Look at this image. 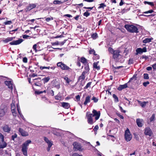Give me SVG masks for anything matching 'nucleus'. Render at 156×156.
<instances>
[{
  "instance_id": "1",
  "label": "nucleus",
  "mask_w": 156,
  "mask_h": 156,
  "mask_svg": "<svg viewBox=\"0 0 156 156\" xmlns=\"http://www.w3.org/2000/svg\"><path fill=\"white\" fill-rule=\"evenodd\" d=\"M92 113V114L89 112H87L86 115L87 122L91 125L93 124L96 120H98L100 115V112L97 111L95 109L93 110Z\"/></svg>"
},
{
  "instance_id": "2",
  "label": "nucleus",
  "mask_w": 156,
  "mask_h": 156,
  "mask_svg": "<svg viewBox=\"0 0 156 156\" xmlns=\"http://www.w3.org/2000/svg\"><path fill=\"white\" fill-rule=\"evenodd\" d=\"M31 142V140H28L23 144L22 145V151L23 153V154L25 156H26L27 155V147L29 146V144H30Z\"/></svg>"
},
{
  "instance_id": "3",
  "label": "nucleus",
  "mask_w": 156,
  "mask_h": 156,
  "mask_svg": "<svg viewBox=\"0 0 156 156\" xmlns=\"http://www.w3.org/2000/svg\"><path fill=\"white\" fill-rule=\"evenodd\" d=\"M125 27L128 31L130 32H138L137 28L133 25L126 24L125 26Z\"/></svg>"
},
{
  "instance_id": "4",
  "label": "nucleus",
  "mask_w": 156,
  "mask_h": 156,
  "mask_svg": "<svg viewBox=\"0 0 156 156\" xmlns=\"http://www.w3.org/2000/svg\"><path fill=\"white\" fill-rule=\"evenodd\" d=\"M57 66L63 70H67L69 71H71L72 70L71 68L62 62H58L57 63Z\"/></svg>"
},
{
  "instance_id": "5",
  "label": "nucleus",
  "mask_w": 156,
  "mask_h": 156,
  "mask_svg": "<svg viewBox=\"0 0 156 156\" xmlns=\"http://www.w3.org/2000/svg\"><path fill=\"white\" fill-rule=\"evenodd\" d=\"M7 145V143L4 140V136L0 133V149L5 148Z\"/></svg>"
},
{
  "instance_id": "6",
  "label": "nucleus",
  "mask_w": 156,
  "mask_h": 156,
  "mask_svg": "<svg viewBox=\"0 0 156 156\" xmlns=\"http://www.w3.org/2000/svg\"><path fill=\"white\" fill-rule=\"evenodd\" d=\"M125 138L127 141H130L132 139V135L128 129H127L125 131Z\"/></svg>"
},
{
  "instance_id": "7",
  "label": "nucleus",
  "mask_w": 156,
  "mask_h": 156,
  "mask_svg": "<svg viewBox=\"0 0 156 156\" xmlns=\"http://www.w3.org/2000/svg\"><path fill=\"white\" fill-rule=\"evenodd\" d=\"M73 145L74 147V148L75 149V150H79L81 151L82 150L81 149V147L80 144L79 143L77 142H75L73 144Z\"/></svg>"
},
{
  "instance_id": "8",
  "label": "nucleus",
  "mask_w": 156,
  "mask_h": 156,
  "mask_svg": "<svg viewBox=\"0 0 156 156\" xmlns=\"http://www.w3.org/2000/svg\"><path fill=\"white\" fill-rule=\"evenodd\" d=\"M11 109L13 115L15 116H16L17 113L16 112L15 110L16 106L14 103H13V101L12 102V103L11 105Z\"/></svg>"
},
{
  "instance_id": "9",
  "label": "nucleus",
  "mask_w": 156,
  "mask_h": 156,
  "mask_svg": "<svg viewBox=\"0 0 156 156\" xmlns=\"http://www.w3.org/2000/svg\"><path fill=\"white\" fill-rule=\"evenodd\" d=\"M144 134L146 135H148L149 136H151L152 134V132L151 129L148 127L146 128L144 130Z\"/></svg>"
},
{
  "instance_id": "10",
  "label": "nucleus",
  "mask_w": 156,
  "mask_h": 156,
  "mask_svg": "<svg viewBox=\"0 0 156 156\" xmlns=\"http://www.w3.org/2000/svg\"><path fill=\"white\" fill-rule=\"evenodd\" d=\"M23 40L22 39H20L14 41L9 43L11 45H17L21 43Z\"/></svg>"
},
{
  "instance_id": "11",
  "label": "nucleus",
  "mask_w": 156,
  "mask_h": 156,
  "mask_svg": "<svg viewBox=\"0 0 156 156\" xmlns=\"http://www.w3.org/2000/svg\"><path fill=\"white\" fill-rule=\"evenodd\" d=\"M5 85L8 87L9 88L12 90L13 89L12 83L13 82L11 81H5Z\"/></svg>"
},
{
  "instance_id": "12",
  "label": "nucleus",
  "mask_w": 156,
  "mask_h": 156,
  "mask_svg": "<svg viewBox=\"0 0 156 156\" xmlns=\"http://www.w3.org/2000/svg\"><path fill=\"white\" fill-rule=\"evenodd\" d=\"M144 120L142 119H136V122L138 126L141 127L144 124Z\"/></svg>"
},
{
  "instance_id": "13",
  "label": "nucleus",
  "mask_w": 156,
  "mask_h": 156,
  "mask_svg": "<svg viewBox=\"0 0 156 156\" xmlns=\"http://www.w3.org/2000/svg\"><path fill=\"white\" fill-rule=\"evenodd\" d=\"M2 128L3 131L5 132L9 133L11 130V128L6 125L3 126Z\"/></svg>"
},
{
  "instance_id": "14",
  "label": "nucleus",
  "mask_w": 156,
  "mask_h": 156,
  "mask_svg": "<svg viewBox=\"0 0 156 156\" xmlns=\"http://www.w3.org/2000/svg\"><path fill=\"white\" fill-rule=\"evenodd\" d=\"M6 112V108H5L4 109H0V120H1L5 115Z\"/></svg>"
},
{
  "instance_id": "15",
  "label": "nucleus",
  "mask_w": 156,
  "mask_h": 156,
  "mask_svg": "<svg viewBox=\"0 0 156 156\" xmlns=\"http://www.w3.org/2000/svg\"><path fill=\"white\" fill-rule=\"evenodd\" d=\"M19 131L23 136H27L28 135V133L27 132L25 131L21 128L19 129Z\"/></svg>"
},
{
  "instance_id": "16",
  "label": "nucleus",
  "mask_w": 156,
  "mask_h": 156,
  "mask_svg": "<svg viewBox=\"0 0 156 156\" xmlns=\"http://www.w3.org/2000/svg\"><path fill=\"white\" fill-rule=\"evenodd\" d=\"M119 50H115L113 54V57L115 59L117 58L120 55Z\"/></svg>"
},
{
  "instance_id": "17",
  "label": "nucleus",
  "mask_w": 156,
  "mask_h": 156,
  "mask_svg": "<svg viewBox=\"0 0 156 156\" xmlns=\"http://www.w3.org/2000/svg\"><path fill=\"white\" fill-rule=\"evenodd\" d=\"M91 96H87L85 98V101L84 102V105H86L88 103H90V101Z\"/></svg>"
},
{
  "instance_id": "18",
  "label": "nucleus",
  "mask_w": 156,
  "mask_h": 156,
  "mask_svg": "<svg viewBox=\"0 0 156 156\" xmlns=\"http://www.w3.org/2000/svg\"><path fill=\"white\" fill-rule=\"evenodd\" d=\"M15 38V37H8L3 40V41L5 43H7L9 42L12 41Z\"/></svg>"
},
{
  "instance_id": "19",
  "label": "nucleus",
  "mask_w": 156,
  "mask_h": 156,
  "mask_svg": "<svg viewBox=\"0 0 156 156\" xmlns=\"http://www.w3.org/2000/svg\"><path fill=\"white\" fill-rule=\"evenodd\" d=\"M127 87V83H125L124 85H120L119 87L117 89L119 90H121L122 89L126 88Z\"/></svg>"
},
{
  "instance_id": "20",
  "label": "nucleus",
  "mask_w": 156,
  "mask_h": 156,
  "mask_svg": "<svg viewBox=\"0 0 156 156\" xmlns=\"http://www.w3.org/2000/svg\"><path fill=\"white\" fill-rule=\"evenodd\" d=\"M36 6L35 4H30L27 7V9L28 10H30L31 9L35 8Z\"/></svg>"
},
{
  "instance_id": "21",
  "label": "nucleus",
  "mask_w": 156,
  "mask_h": 156,
  "mask_svg": "<svg viewBox=\"0 0 156 156\" xmlns=\"http://www.w3.org/2000/svg\"><path fill=\"white\" fill-rule=\"evenodd\" d=\"M139 104L142 107L144 108L146 105L148 103L147 101L141 102L140 101H138Z\"/></svg>"
},
{
  "instance_id": "22",
  "label": "nucleus",
  "mask_w": 156,
  "mask_h": 156,
  "mask_svg": "<svg viewBox=\"0 0 156 156\" xmlns=\"http://www.w3.org/2000/svg\"><path fill=\"white\" fill-rule=\"evenodd\" d=\"M62 106L64 108L68 109L70 107L69 103L66 102H62Z\"/></svg>"
},
{
  "instance_id": "23",
  "label": "nucleus",
  "mask_w": 156,
  "mask_h": 156,
  "mask_svg": "<svg viewBox=\"0 0 156 156\" xmlns=\"http://www.w3.org/2000/svg\"><path fill=\"white\" fill-rule=\"evenodd\" d=\"M86 74L85 73L83 72L81 75L80 76L78 79V80H84V79L85 78V75Z\"/></svg>"
},
{
  "instance_id": "24",
  "label": "nucleus",
  "mask_w": 156,
  "mask_h": 156,
  "mask_svg": "<svg viewBox=\"0 0 156 156\" xmlns=\"http://www.w3.org/2000/svg\"><path fill=\"white\" fill-rule=\"evenodd\" d=\"M152 40H153V38H146L143 40V42L144 43H147L150 42Z\"/></svg>"
},
{
  "instance_id": "25",
  "label": "nucleus",
  "mask_w": 156,
  "mask_h": 156,
  "mask_svg": "<svg viewBox=\"0 0 156 156\" xmlns=\"http://www.w3.org/2000/svg\"><path fill=\"white\" fill-rule=\"evenodd\" d=\"M81 62L85 65L87 64V60L84 57H82L81 58Z\"/></svg>"
},
{
  "instance_id": "26",
  "label": "nucleus",
  "mask_w": 156,
  "mask_h": 156,
  "mask_svg": "<svg viewBox=\"0 0 156 156\" xmlns=\"http://www.w3.org/2000/svg\"><path fill=\"white\" fill-rule=\"evenodd\" d=\"M50 80V76H48L45 77L42 79V80L43 81L44 83H45L48 82Z\"/></svg>"
},
{
  "instance_id": "27",
  "label": "nucleus",
  "mask_w": 156,
  "mask_h": 156,
  "mask_svg": "<svg viewBox=\"0 0 156 156\" xmlns=\"http://www.w3.org/2000/svg\"><path fill=\"white\" fill-rule=\"evenodd\" d=\"M80 82L79 88L80 89H81L82 88V87L84 85L85 81L84 80H79Z\"/></svg>"
},
{
  "instance_id": "28",
  "label": "nucleus",
  "mask_w": 156,
  "mask_h": 156,
  "mask_svg": "<svg viewBox=\"0 0 156 156\" xmlns=\"http://www.w3.org/2000/svg\"><path fill=\"white\" fill-rule=\"evenodd\" d=\"M98 62H94L93 64L94 68L97 69L98 70L100 69V67L99 66H98Z\"/></svg>"
},
{
  "instance_id": "29",
  "label": "nucleus",
  "mask_w": 156,
  "mask_h": 156,
  "mask_svg": "<svg viewBox=\"0 0 156 156\" xmlns=\"http://www.w3.org/2000/svg\"><path fill=\"white\" fill-rule=\"evenodd\" d=\"M53 85L58 89H59L60 88L59 83L58 82L56 81L54 82L53 84Z\"/></svg>"
},
{
  "instance_id": "30",
  "label": "nucleus",
  "mask_w": 156,
  "mask_h": 156,
  "mask_svg": "<svg viewBox=\"0 0 156 156\" xmlns=\"http://www.w3.org/2000/svg\"><path fill=\"white\" fill-rule=\"evenodd\" d=\"M89 70V68L88 64L85 67V71L83 72L85 73V74L87 73Z\"/></svg>"
},
{
  "instance_id": "31",
  "label": "nucleus",
  "mask_w": 156,
  "mask_h": 156,
  "mask_svg": "<svg viewBox=\"0 0 156 156\" xmlns=\"http://www.w3.org/2000/svg\"><path fill=\"white\" fill-rule=\"evenodd\" d=\"M136 54H141L143 53L142 49L141 48H138L136 50Z\"/></svg>"
},
{
  "instance_id": "32",
  "label": "nucleus",
  "mask_w": 156,
  "mask_h": 156,
  "mask_svg": "<svg viewBox=\"0 0 156 156\" xmlns=\"http://www.w3.org/2000/svg\"><path fill=\"white\" fill-rule=\"evenodd\" d=\"M112 97L114 99L115 101L116 102H119V99L118 97L115 94H113L112 95Z\"/></svg>"
},
{
  "instance_id": "33",
  "label": "nucleus",
  "mask_w": 156,
  "mask_h": 156,
  "mask_svg": "<svg viewBox=\"0 0 156 156\" xmlns=\"http://www.w3.org/2000/svg\"><path fill=\"white\" fill-rule=\"evenodd\" d=\"M53 3L55 4H62V2L60 1L55 0L53 1Z\"/></svg>"
},
{
  "instance_id": "34",
  "label": "nucleus",
  "mask_w": 156,
  "mask_h": 156,
  "mask_svg": "<svg viewBox=\"0 0 156 156\" xmlns=\"http://www.w3.org/2000/svg\"><path fill=\"white\" fill-rule=\"evenodd\" d=\"M64 79L65 80L66 82L68 83H69L71 81V80L69 79L67 77H65Z\"/></svg>"
},
{
  "instance_id": "35",
  "label": "nucleus",
  "mask_w": 156,
  "mask_h": 156,
  "mask_svg": "<svg viewBox=\"0 0 156 156\" xmlns=\"http://www.w3.org/2000/svg\"><path fill=\"white\" fill-rule=\"evenodd\" d=\"M144 3L145 4H148L152 6H153L154 5V4L153 2H150L147 1H144Z\"/></svg>"
},
{
  "instance_id": "36",
  "label": "nucleus",
  "mask_w": 156,
  "mask_h": 156,
  "mask_svg": "<svg viewBox=\"0 0 156 156\" xmlns=\"http://www.w3.org/2000/svg\"><path fill=\"white\" fill-rule=\"evenodd\" d=\"M106 5L104 3H102L100 4V6L98 7V9H100L101 8H104L105 7H106Z\"/></svg>"
},
{
  "instance_id": "37",
  "label": "nucleus",
  "mask_w": 156,
  "mask_h": 156,
  "mask_svg": "<svg viewBox=\"0 0 156 156\" xmlns=\"http://www.w3.org/2000/svg\"><path fill=\"white\" fill-rule=\"evenodd\" d=\"M89 53L90 54H93L94 55H97V54H95V51L94 49H91L90 50Z\"/></svg>"
},
{
  "instance_id": "38",
  "label": "nucleus",
  "mask_w": 156,
  "mask_h": 156,
  "mask_svg": "<svg viewBox=\"0 0 156 156\" xmlns=\"http://www.w3.org/2000/svg\"><path fill=\"white\" fill-rule=\"evenodd\" d=\"M92 100L94 102L96 103L98 101V99L94 96L92 97Z\"/></svg>"
},
{
  "instance_id": "39",
  "label": "nucleus",
  "mask_w": 156,
  "mask_h": 156,
  "mask_svg": "<svg viewBox=\"0 0 156 156\" xmlns=\"http://www.w3.org/2000/svg\"><path fill=\"white\" fill-rule=\"evenodd\" d=\"M97 36L98 35L96 33H93L91 35L92 37L94 39H95L97 37Z\"/></svg>"
},
{
  "instance_id": "40",
  "label": "nucleus",
  "mask_w": 156,
  "mask_h": 156,
  "mask_svg": "<svg viewBox=\"0 0 156 156\" xmlns=\"http://www.w3.org/2000/svg\"><path fill=\"white\" fill-rule=\"evenodd\" d=\"M45 20L48 22L50 21L51 20H53V17H51L50 18L48 17L46 18L45 17Z\"/></svg>"
},
{
  "instance_id": "41",
  "label": "nucleus",
  "mask_w": 156,
  "mask_h": 156,
  "mask_svg": "<svg viewBox=\"0 0 156 156\" xmlns=\"http://www.w3.org/2000/svg\"><path fill=\"white\" fill-rule=\"evenodd\" d=\"M109 52L113 54L115 50H114L112 48H109L108 49Z\"/></svg>"
},
{
  "instance_id": "42",
  "label": "nucleus",
  "mask_w": 156,
  "mask_h": 156,
  "mask_svg": "<svg viewBox=\"0 0 156 156\" xmlns=\"http://www.w3.org/2000/svg\"><path fill=\"white\" fill-rule=\"evenodd\" d=\"M144 77L145 79H148L149 78L148 74L147 73H144Z\"/></svg>"
},
{
  "instance_id": "43",
  "label": "nucleus",
  "mask_w": 156,
  "mask_h": 156,
  "mask_svg": "<svg viewBox=\"0 0 156 156\" xmlns=\"http://www.w3.org/2000/svg\"><path fill=\"white\" fill-rule=\"evenodd\" d=\"M4 23L6 25H10L12 23V22L11 20L8 21Z\"/></svg>"
},
{
  "instance_id": "44",
  "label": "nucleus",
  "mask_w": 156,
  "mask_h": 156,
  "mask_svg": "<svg viewBox=\"0 0 156 156\" xmlns=\"http://www.w3.org/2000/svg\"><path fill=\"white\" fill-rule=\"evenodd\" d=\"M91 82H88L87 84L86 85V86L84 88L85 89H86L88 87H90V85L91 84Z\"/></svg>"
},
{
  "instance_id": "45",
  "label": "nucleus",
  "mask_w": 156,
  "mask_h": 156,
  "mask_svg": "<svg viewBox=\"0 0 156 156\" xmlns=\"http://www.w3.org/2000/svg\"><path fill=\"white\" fill-rule=\"evenodd\" d=\"M50 68V67L49 66V67H45V66H41L40 67V69L41 70H43L44 69H49Z\"/></svg>"
},
{
  "instance_id": "46",
  "label": "nucleus",
  "mask_w": 156,
  "mask_h": 156,
  "mask_svg": "<svg viewBox=\"0 0 156 156\" xmlns=\"http://www.w3.org/2000/svg\"><path fill=\"white\" fill-rule=\"evenodd\" d=\"M37 44H34L33 47V48L34 49V50L36 52H37Z\"/></svg>"
},
{
  "instance_id": "47",
  "label": "nucleus",
  "mask_w": 156,
  "mask_h": 156,
  "mask_svg": "<svg viewBox=\"0 0 156 156\" xmlns=\"http://www.w3.org/2000/svg\"><path fill=\"white\" fill-rule=\"evenodd\" d=\"M90 15V13L88 12L87 11H86L83 13V16L86 17H88Z\"/></svg>"
},
{
  "instance_id": "48",
  "label": "nucleus",
  "mask_w": 156,
  "mask_h": 156,
  "mask_svg": "<svg viewBox=\"0 0 156 156\" xmlns=\"http://www.w3.org/2000/svg\"><path fill=\"white\" fill-rule=\"evenodd\" d=\"M154 11L153 10H150L148 11L144 12V13L145 14L151 13H152Z\"/></svg>"
},
{
  "instance_id": "49",
  "label": "nucleus",
  "mask_w": 156,
  "mask_h": 156,
  "mask_svg": "<svg viewBox=\"0 0 156 156\" xmlns=\"http://www.w3.org/2000/svg\"><path fill=\"white\" fill-rule=\"evenodd\" d=\"M51 44L52 45H59L60 44V42H59L58 41H57L55 42L52 43Z\"/></svg>"
},
{
  "instance_id": "50",
  "label": "nucleus",
  "mask_w": 156,
  "mask_h": 156,
  "mask_svg": "<svg viewBox=\"0 0 156 156\" xmlns=\"http://www.w3.org/2000/svg\"><path fill=\"white\" fill-rule=\"evenodd\" d=\"M155 118V116L154 114L152 115V116L150 119V121L151 122L154 120Z\"/></svg>"
},
{
  "instance_id": "51",
  "label": "nucleus",
  "mask_w": 156,
  "mask_h": 156,
  "mask_svg": "<svg viewBox=\"0 0 156 156\" xmlns=\"http://www.w3.org/2000/svg\"><path fill=\"white\" fill-rule=\"evenodd\" d=\"M141 58L143 59H144L145 60H146L148 58V56L145 55H143L142 56Z\"/></svg>"
},
{
  "instance_id": "52",
  "label": "nucleus",
  "mask_w": 156,
  "mask_h": 156,
  "mask_svg": "<svg viewBox=\"0 0 156 156\" xmlns=\"http://www.w3.org/2000/svg\"><path fill=\"white\" fill-rule=\"evenodd\" d=\"M152 67L153 69V70H156V63H155L152 66Z\"/></svg>"
},
{
  "instance_id": "53",
  "label": "nucleus",
  "mask_w": 156,
  "mask_h": 156,
  "mask_svg": "<svg viewBox=\"0 0 156 156\" xmlns=\"http://www.w3.org/2000/svg\"><path fill=\"white\" fill-rule=\"evenodd\" d=\"M99 128L98 126V125H96L94 129V130L96 132L97 131V130Z\"/></svg>"
},
{
  "instance_id": "54",
  "label": "nucleus",
  "mask_w": 156,
  "mask_h": 156,
  "mask_svg": "<svg viewBox=\"0 0 156 156\" xmlns=\"http://www.w3.org/2000/svg\"><path fill=\"white\" fill-rule=\"evenodd\" d=\"M44 140H45V141L47 143H49V142H50V141H49V140L48 139V138H47V137H44Z\"/></svg>"
},
{
  "instance_id": "55",
  "label": "nucleus",
  "mask_w": 156,
  "mask_h": 156,
  "mask_svg": "<svg viewBox=\"0 0 156 156\" xmlns=\"http://www.w3.org/2000/svg\"><path fill=\"white\" fill-rule=\"evenodd\" d=\"M17 136V135L16 134H15L14 135L12 136V140H14V139L16 138Z\"/></svg>"
},
{
  "instance_id": "56",
  "label": "nucleus",
  "mask_w": 156,
  "mask_h": 156,
  "mask_svg": "<svg viewBox=\"0 0 156 156\" xmlns=\"http://www.w3.org/2000/svg\"><path fill=\"white\" fill-rule=\"evenodd\" d=\"M18 112L19 115H20V117L21 118H22L23 119V115L21 113V111H18Z\"/></svg>"
},
{
  "instance_id": "57",
  "label": "nucleus",
  "mask_w": 156,
  "mask_h": 156,
  "mask_svg": "<svg viewBox=\"0 0 156 156\" xmlns=\"http://www.w3.org/2000/svg\"><path fill=\"white\" fill-rule=\"evenodd\" d=\"M119 108L121 112L124 113H125L126 112V111L123 110L121 106H119Z\"/></svg>"
},
{
  "instance_id": "58",
  "label": "nucleus",
  "mask_w": 156,
  "mask_h": 156,
  "mask_svg": "<svg viewBox=\"0 0 156 156\" xmlns=\"http://www.w3.org/2000/svg\"><path fill=\"white\" fill-rule=\"evenodd\" d=\"M23 61L24 62L27 63V59L26 57L23 58Z\"/></svg>"
},
{
  "instance_id": "59",
  "label": "nucleus",
  "mask_w": 156,
  "mask_h": 156,
  "mask_svg": "<svg viewBox=\"0 0 156 156\" xmlns=\"http://www.w3.org/2000/svg\"><path fill=\"white\" fill-rule=\"evenodd\" d=\"M133 59H130L129 61V64H131L133 63Z\"/></svg>"
},
{
  "instance_id": "60",
  "label": "nucleus",
  "mask_w": 156,
  "mask_h": 156,
  "mask_svg": "<svg viewBox=\"0 0 156 156\" xmlns=\"http://www.w3.org/2000/svg\"><path fill=\"white\" fill-rule=\"evenodd\" d=\"M149 84V82H144L143 83V85L144 86V87H146L147 86V85L148 84Z\"/></svg>"
},
{
  "instance_id": "61",
  "label": "nucleus",
  "mask_w": 156,
  "mask_h": 156,
  "mask_svg": "<svg viewBox=\"0 0 156 156\" xmlns=\"http://www.w3.org/2000/svg\"><path fill=\"white\" fill-rule=\"evenodd\" d=\"M48 144V147H51L52 145V143L51 142H50L47 143Z\"/></svg>"
},
{
  "instance_id": "62",
  "label": "nucleus",
  "mask_w": 156,
  "mask_h": 156,
  "mask_svg": "<svg viewBox=\"0 0 156 156\" xmlns=\"http://www.w3.org/2000/svg\"><path fill=\"white\" fill-rule=\"evenodd\" d=\"M30 37V36H29L28 35H23V37L24 39H27L28 38V37Z\"/></svg>"
},
{
  "instance_id": "63",
  "label": "nucleus",
  "mask_w": 156,
  "mask_h": 156,
  "mask_svg": "<svg viewBox=\"0 0 156 156\" xmlns=\"http://www.w3.org/2000/svg\"><path fill=\"white\" fill-rule=\"evenodd\" d=\"M95 56H94L93 58L94 59H98L99 58V56L97 54V55H95Z\"/></svg>"
},
{
  "instance_id": "64",
  "label": "nucleus",
  "mask_w": 156,
  "mask_h": 156,
  "mask_svg": "<svg viewBox=\"0 0 156 156\" xmlns=\"http://www.w3.org/2000/svg\"><path fill=\"white\" fill-rule=\"evenodd\" d=\"M143 52H146L147 51V48L145 47H144L142 49Z\"/></svg>"
}]
</instances>
